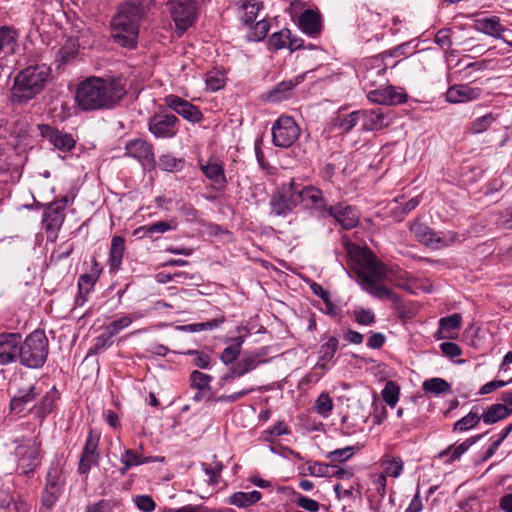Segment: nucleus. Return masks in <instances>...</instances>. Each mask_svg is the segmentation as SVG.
<instances>
[{
    "label": "nucleus",
    "mask_w": 512,
    "mask_h": 512,
    "mask_svg": "<svg viewBox=\"0 0 512 512\" xmlns=\"http://www.w3.org/2000/svg\"><path fill=\"white\" fill-rule=\"evenodd\" d=\"M125 93V87L119 79L89 77L78 85L75 100L83 111H95L112 108Z\"/></svg>",
    "instance_id": "1"
},
{
    "label": "nucleus",
    "mask_w": 512,
    "mask_h": 512,
    "mask_svg": "<svg viewBox=\"0 0 512 512\" xmlns=\"http://www.w3.org/2000/svg\"><path fill=\"white\" fill-rule=\"evenodd\" d=\"M346 249L363 288L380 299L396 301L397 295L379 283L386 271L384 265L377 261L373 253L368 248L354 244L347 245Z\"/></svg>",
    "instance_id": "2"
},
{
    "label": "nucleus",
    "mask_w": 512,
    "mask_h": 512,
    "mask_svg": "<svg viewBox=\"0 0 512 512\" xmlns=\"http://www.w3.org/2000/svg\"><path fill=\"white\" fill-rule=\"evenodd\" d=\"M51 79V68L46 64L29 65L16 73L10 89V102L24 106L46 88Z\"/></svg>",
    "instance_id": "3"
},
{
    "label": "nucleus",
    "mask_w": 512,
    "mask_h": 512,
    "mask_svg": "<svg viewBox=\"0 0 512 512\" xmlns=\"http://www.w3.org/2000/svg\"><path fill=\"white\" fill-rule=\"evenodd\" d=\"M48 355V341L43 332L34 331L21 343V352L18 354L23 365L29 368H39L46 361Z\"/></svg>",
    "instance_id": "4"
},
{
    "label": "nucleus",
    "mask_w": 512,
    "mask_h": 512,
    "mask_svg": "<svg viewBox=\"0 0 512 512\" xmlns=\"http://www.w3.org/2000/svg\"><path fill=\"white\" fill-rule=\"evenodd\" d=\"M297 205V188L293 180L283 183L276 191L273 192L269 201L271 214L277 217H286L296 208Z\"/></svg>",
    "instance_id": "5"
},
{
    "label": "nucleus",
    "mask_w": 512,
    "mask_h": 512,
    "mask_svg": "<svg viewBox=\"0 0 512 512\" xmlns=\"http://www.w3.org/2000/svg\"><path fill=\"white\" fill-rule=\"evenodd\" d=\"M410 231L420 243L434 249L447 247L454 243L457 238V235L454 232H442L438 234L430 227L417 220L410 224Z\"/></svg>",
    "instance_id": "6"
},
{
    "label": "nucleus",
    "mask_w": 512,
    "mask_h": 512,
    "mask_svg": "<svg viewBox=\"0 0 512 512\" xmlns=\"http://www.w3.org/2000/svg\"><path fill=\"white\" fill-rule=\"evenodd\" d=\"M300 128L290 116H281L272 127V141L281 148L290 147L299 137Z\"/></svg>",
    "instance_id": "7"
},
{
    "label": "nucleus",
    "mask_w": 512,
    "mask_h": 512,
    "mask_svg": "<svg viewBox=\"0 0 512 512\" xmlns=\"http://www.w3.org/2000/svg\"><path fill=\"white\" fill-rule=\"evenodd\" d=\"M167 5L178 30L183 33L193 25L197 16V5L193 0H169Z\"/></svg>",
    "instance_id": "8"
},
{
    "label": "nucleus",
    "mask_w": 512,
    "mask_h": 512,
    "mask_svg": "<svg viewBox=\"0 0 512 512\" xmlns=\"http://www.w3.org/2000/svg\"><path fill=\"white\" fill-rule=\"evenodd\" d=\"M40 443L35 439L22 440L15 449L17 467L23 474L32 472L39 464Z\"/></svg>",
    "instance_id": "9"
},
{
    "label": "nucleus",
    "mask_w": 512,
    "mask_h": 512,
    "mask_svg": "<svg viewBox=\"0 0 512 512\" xmlns=\"http://www.w3.org/2000/svg\"><path fill=\"white\" fill-rule=\"evenodd\" d=\"M66 203V198H63L60 201H55L51 203L43 212V228L47 233L48 239L51 241L56 240L57 232L63 224L65 218L64 210Z\"/></svg>",
    "instance_id": "10"
},
{
    "label": "nucleus",
    "mask_w": 512,
    "mask_h": 512,
    "mask_svg": "<svg viewBox=\"0 0 512 512\" xmlns=\"http://www.w3.org/2000/svg\"><path fill=\"white\" fill-rule=\"evenodd\" d=\"M138 23L124 14H117L112 20L113 37L123 46H133L138 35Z\"/></svg>",
    "instance_id": "11"
},
{
    "label": "nucleus",
    "mask_w": 512,
    "mask_h": 512,
    "mask_svg": "<svg viewBox=\"0 0 512 512\" xmlns=\"http://www.w3.org/2000/svg\"><path fill=\"white\" fill-rule=\"evenodd\" d=\"M361 81L365 88L382 87L387 84L386 65L382 58L374 57L364 62Z\"/></svg>",
    "instance_id": "12"
},
{
    "label": "nucleus",
    "mask_w": 512,
    "mask_h": 512,
    "mask_svg": "<svg viewBox=\"0 0 512 512\" xmlns=\"http://www.w3.org/2000/svg\"><path fill=\"white\" fill-rule=\"evenodd\" d=\"M178 118L174 114L159 112L154 114L148 122L149 131L156 138H172L177 133Z\"/></svg>",
    "instance_id": "13"
},
{
    "label": "nucleus",
    "mask_w": 512,
    "mask_h": 512,
    "mask_svg": "<svg viewBox=\"0 0 512 512\" xmlns=\"http://www.w3.org/2000/svg\"><path fill=\"white\" fill-rule=\"evenodd\" d=\"M125 155L136 159L144 168L155 167L153 147L141 138L131 139L125 144Z\"/></svg>",
    "instance_id": "14"
},
{
    "label": "nucleus",
    "mask_w": 512,
    "mask_h": 512,
    "mask_svg": "<svg viewBox=\"0 0 512 512\" xmlns=\"http://www.w3.org/2000/svg\"><path fill=\"white\" fill-rule=\"evenodd\" d=\"M297 195L298 204H301L304 209L314 210L319 216L327 217L329 206L320 189L314 186H306L300 190L297 189Z\"/></svg>",
    "instance_id": "15"
},
{
    "label": "nucleus",
    "mask_w": 512,
    "mask_h": 512,
    "mask_svg": "<svg viewBox=\"0 0 512 512\" xmlns=\"http://www.w3.org/2000/svg\"><path fill=\"white\" fill-rule=\"evenodd\" d=\"M367 98L370 102L375 104L392 106L406 102L407 95L401 88L385 85L370 90L367 94Z\"/></svg>",
    "instance_id": "16"
},
{
    "label": "nucleus",
    "mask_w": 512,
    "mask_h": 512,
    "mask_svg": "<svg viewBox=\"0 0 512 512\" xmlns=\"http://www.w3.org/2000/svg\"><path fill=\"white\" fill-rule=\"evenodd\" d=\"M64 484V477L58 469H51L47 473L46 485L42 493V504L51 508L57 502Z\"/></svg>",
    "instance_id": "17"
},
{
    "label": "nucleus",
    "mask_w": 512,
    "mask_h": 512,
    "mask_svg": "<svg viewBox=\"0 0 512 512\" xmlns=\"http://www.w3.org/2000/svg\"><path fill=\"white\" fill-rule=\"evenodd\" d=\"M22 337L19 333L0 334V364L7 365L16 360L21 352Z\"/></svg>",
    "instance_id": "18"
},
{
    "label": "nucleus",
    "mask_w": 512,
    "mask_h": 512,
    "mask_svg": "<svg viewBox=\"0 0 512 512\" xmlns=\"http://www.w3.org/2000/svg\"><path fill=\"white\" fill-rule=\"evenodd\" d=\"M41 136L56 149L63 152L71 151L75 147V139L69 133L59 131L49 125H39Z\"/></svg>",
    "instance_id": "19"
},
{
    "label": "nucleus",
    "mask_w": 512,
    "mask_h": 512,
    "mask_svg": "<svg viewBox=\"0 0 512 512\" xmlns=\"http://www.w3.org/2000/svg\"><path fill=\"white\" fill-rule=\"evenodd\" d=\"M165 104L187 121L197 123L202 119L201 111L190 102L176 96L168 95L164 99Z\"/></svg>",
    "instance_id": "20"
},
{
    "label": "nucleus",
    "mask_w": 512,
    "mask_h": 512,
    "mask_svg": "<svg viewBox=\"0 0 512 512\" xmlns=\"http://www.w3.org/2000/svg\"><path fill=\"white\" fill-rule=\"evenodd\" d=\"M328 216L333 217L346 230L356 227L360 218L358 211L354 207L343 204L329 206L327 210Z\"/></svg>",
    "instance_id": "21"
},
{
    "label": "nucleus",
    "mask_w": 512,
    "mask_h": 512,
    "mask_svg": "<svg viewBox=\"0 0 512 512\" xmlns=\"http://www.w3.org/2000/svg\"><path fill=\"white\" fill-rule=\"evenodd\" d=\"M482 89L466 84L453 85L446 92V100L450 103H465L478 99Z\"/></svg>",
    "instance_id": "22"
},
{
    "label": "nucleus",
    "mask_w": 512,
    "mask_h": 512,
    "mask_svg": "<svg viewBox=\"0 0 512 512\" xmlns=\"http://www.w3.org/2000/svg\"><path fill=\"white\" fill-rule=\"evenodd\" d=\"M363 130H380L387 125L386 116L380 109L359 110Z\"/></svg>",
    "instance_id": "23"
},
{
    "label": "nucleus",
    "mask_w": 512,
    "mask_h": 512,
    "mask_svg": "<svg viewBox=\"0 0 512 512\" xmlns=\"http://www.w3.org/2000/svg\"><path fill=\"white\" fill-rule=\"evenodd\" d=\"M40 391L35 385H30L26 389H19L18 392L13 396L10 402V409L15 414H20L24 411L25 406L31 403Z\"/></svg>",
    "instance_id": "24"
},
{
    "label": "nucleus",
    "mask_w": 512,
    "mask_h": 512,
    "mask_svg": "<svg viewBox=\"0 0 512 512\" xmlns=\"http://www.w3.org/2000/svg\"><path fill=\"white\" fill-rule=\"evenodd\" d=\"M303 81V76H298L294 80H284L277 84L267 95L271 102H279L289 97L294 87Z\"/></svg>",
    "instance_id": "25"
},
{
    "label": "nucleus",
    "mask_w": 512,
    "mask_h": 512,
    "mask_svg": "<svg viewBox=\"0 0 512 512\" xmlns=\"http://www.w3.org/2000/svg\"><path fill=\"white\" fill-rule=\"evenodd\" d=\"M299 28L308 35L317 34L321 30V18L319 13L313 10H305L298 19Z\"/></svg>",
    "instance_id": "26"
},
{
    "label": "nucleus",
    "mask_w": 512,
    "mask_h": 512,
    "mask_svg": "<svg viewBox=\"0 0 512 512\" xmlns=\"http://www.w3.org/2000/svg\"><path fill=\"white\" fill-rule=\"evenodd\" d=\"M202 173L215 184L225 186L227 180L224 174L223 165L216 161H208L200 165Z\"/></svg>",
    "instance_id": "27"
},
{
    "label": "nucleus",
    "mask_w": 512,
    "mask_h": 512,
    "mask_svg": "<svg viewBox=\"0 0 512 512\" xmlns=\"http://www.w3.org/2000/svg\"><path fill=\"white\" fill-rule=\"evenodd\" d=\"M158 457H143L141 454L134 450L127 449L124 451L123 455L121 456V463L123 464V467L121 468V473L124 474L126 471H128L131 467L145 464V463H151L158 461Z\"/></svg>",
    "instance_id": "28"
},
{
    "label": "nucleus",
    "mask_w": 512,
    "mask_h": 512,
    "mask_svg": "<svg viewBox=\"0 0 512 512\" xmlns=\"http://www.w3.org/2000/svg\"><path fill=\"white\" fill-rule=\"evenodd\" d=\"M262 9L261 0H245L242 4L241 21L247 26L252 25L260 16Z\"/></svg>",
    "instance_id": "29"
},
{
    "label": "nucleus",
    "mask_w": 512,
    "mask_h": 512,
    "mask_svg": "<svg viewBox=\"0 0 512 512\" xmlns=\"http://www.w3.org/2000/svg\"><path fill=\"white\" fill-rule=\"evenodd\" d=\"M125 251V241L121 236H114L111 240L109 252L110 268L117 270L121 266Z\"/></svg>",
    "instance_id": "30"
},
{
    "label": "nucleus",
    "mask_w": 512,
    "mask_h": 512,
    "mask_svg": "<svg viewBox=\"0 0 512 512\" xmlns=\"http://www.w3.org/2000/svg\"><path fill=\"white\" fill-rule=\"evenodd\" d=\"M229 499L232 505L246 508L257 503L261 499V493L257 490L250 492L239 491L232 494Z\"/></svg>",
    "instance_id": "31"
},
{
    "label": "nucleus",
    "mask_w": 512,
    "mask_h": 512,
    "mask_svg": "<svg viewBox=\"0 0 512 512\" xmlns=\"http://www.w3.org/2000/svg\"><path fill=\"white\" fill-rule=\"evenodd\" d=\"M338 345H339L338 339L334 336L330 337L326 343L321 345V348H320L321 355L317 362V366L319 368H321V369L327 368V363L333 359L335 353L338 350Z\"/></svg>",
    "instance_id": "32"
},
{
    "label": "nucleus",
    "mask_w": 512,
    "mask_h": 512,
    "mask_svg": "<svg viewBox=\"0 0 512 512\" xmlns=\"http://www.w3.org/2000/svg\"><path fill=\"white\" fill-rule=\"evenodd\" d=\"M510 415V411L506 409L505 405L493 404L488 407L481 415V418L485 424L491 425L502 419L507 418Z\"/></svg>",
    "instance_id": "33"
},
{
    "label": "nucleus",
    "mask_w": 512,
    "mask_h": 512,
    "mask_svg": "<svg viewBox=\"0 0 512 512\" xmlns=\"http://www.w3.org/2000/svg\"><path fill=\"white\" fill-rule=\"evenodd\" d=\"M497 117L493 113L485 114L473 120L468 128L471 134H481L487 131L496 121Z\"/></svg>",
    "instance_id": "34"
},
{
    "label": "nucleus",
    "mask_w": 512,
    "mask_h": 512,
    "mask_svg": "<svg viewBox=\"0 0 512 512\" xmlns=\"http://www.w3.org/2000/svg\"><path fill=\"white\" fill-rule=\"evenodd\" d=\"M243 342L244 340L241 336L234 338L233 344L226 347L221 353V361L226 365L233 363L238 358L241 352V346Z\"/></svg>",
    "instance_id": "35"
},
{
    "label": "nucleus",
    "mask_w": 512,
    "mask_h": 512,
    "mask_svg": "<svg viewBox=\"0 0 512 512\" xmlns=\"http://www.w3.org/2000/svg\"><path fill=\"white\" fill-rule=\"evenodd\" d=\"M479 439V436L466 439L462 443L458 445H450L446 449L442 450L438 453V458L443 459L445 456H448L450 452L456 454V457L461 458V456L468 451V449Z\"/></svg>",
    "instance_id": "36"
},
{
    "label": "nucleus",
    "mask_w": 512,
    "mask_h": 512,
    "mask_svg": "<svg viewBox=\"0 0 512 512\" xmlns=\"http://www.w3.org/2000/svg\"><path fill=\"white\" fill-rule=\"evenodd\" d=\"M78 43L76 40L70 38L66 41L63 47L57 53V60L62 64L68 63L78 53Z\"/></svg>",
    "instance_id": "37"
},
{
    "label": "nucleus",
    "mask_w": 512,
    "mask_h": 512,
    "mask_svg": "<svg viewBox=\"0 0 512 512\" xmlns=\"http://www.w3.org/2000/svg\"><path fill=\"white\" fill-rule=\"evenodd\" d=\"M481 419V415L474 411H470L466 416L454 423L453 431L465 432L474 428Z\"/></svg>",
    "instance_id": "38"
},
{
    "label": "nucleus",
    "mask_w": 512,
    "mask_h": 512,
    "mask_svg": "<svg viewBox=\"0 0 512 512\" xmlns=\"http://www.w3.org/2000/svg\"><path fill=\"white\" fill-rule=\"evenodd\" d=\"M479 25L484 33L495 38L501 37V33L504 31L497 17L482 19L479 21Z\"/></svg>",
    "instance_id": "39"
},
{
    "label": "nucleus",
    "mask_w": 512,
    "mask_h": 512,
    "mask_svg": "<svg viewBox=\"0 0 512 512\" xmlns=\"http://www.w3.org/2000/svg\"><path fill=\"white\" fill-rule=\"evenodd\" d=\"M54 400V393L48 392L38 404L34 405L30 409V412L34 413L36 416L40 418H44L47 414L51 412Z\"/></svg>",
    "instance_id": "40"
},
{
    "label": "nucleus",
    "mask_w": 512,
    "mask_h": 512,
    "mask_svg": "<svg viewBox=\"0 0 512 512\" xmlns=\"http://www.w3.org/2000/svg\"><path fill=\"white\" fill-rule=\"evenodd\" d=\"M97 278L98 276L96 274H83L79 277L78 289L80 298L82 299L81 304H83L86 301V297L93 289V286L97 281Z\"/></svg>",
    "instance_id": "41"
},
{
    "label": "nucleus",
    "mask_w": 512,
    "mask_h": 512,
    "mask_svg": "<svg viewBox=\"0 0 512 512\" xmlns=\"http://www.w3.org/2000/svg\"><path fill=\"white\" fill-rule=\"evenodd\" d=\"M423 389L433 394H442L450 390V385L444 379L431 378L423 382Z\"/></svg>",
    "instance_id": "42"
},
{
    "label": "nucleus",
    "mask_w": 512,
    "mask_h": 512,
    "mask_svg": "<svg viewBox=\"0 0 512 512\" xmlns=\"http://www.w3.org/2000/svg\"><path fill=\"white\" fill-rule=\"evenodd\" d=\"M382 465L386 475L396 478L402 473L404 464L400 457H386L383 459Z\"/></svg>",
    "instance_id": "43"
},
{
    "label": "nucleus",
    "mask_w": 512,
    "mask_h": 512,
    "mask_svg": "<svg viewBox=\"0 0 512 512\" xmlns=\"http://www.w3.org/2000/svg\"><path fill=\"white\" fill-rule=\"evenodd\" d=\"M399 386L393 381H388L382 390V398L387 405L394 407L399 400Z\"/></svg>",
    "instance_id": "44"
},
{
    "label": "nucleus",
    "mask_w": 512,
    "mask_h": 512,
    "mask_svg": "<svg viewBox=\"0 0 512 512\" xmlns=\"http://www.w3.org/2000/svg\"><path fill=\"white\" fill-rule=\"evenodd\" d=\"M261 363L259 355L255 353L244 355L243 358L236 364L239 368L237 374H243L254 370L258 364Z\"/></svg>",
    "instance_id": "45"
},
{
    "label": "nucleus",
    "mask_w": 512,
    "mask_h": 512,
    "mask_svg": "<svg viewBox=\"0 0 512 512\" xmlns=\"http://www.w3.org/2000/svg\"><path fill=\"white\" fill-rule=\"evenodd\" d=\"M184 160L176 158L172 155H162L159 159V166L162 170L175 172L182 169Z\"/></svg>",
    "instance_id": "46"
},
{
    "label": "nucleus",
    "mask_w": 512,
    "mask_h": 512,
    "mask_svg": "<svg viewBox=\"0 0 512 512\" xmlns=\"http://www.w3.org/2000/svg\"><path fill=\"white\" fill-rule=\"evenodd\" d=\"M206 86L211 91H218L225 85L224 74L220 71H211L206 75Z\"/></svg>",
    "instance_id": "47"
},
{
    "label": "nucleus",
    "mask_w": 512,
    "mask_h": 512,
    "mask_svg": "<svg viewBox=\"0 0 512 512\" xmlns=\"http://www.w3.org/2000/svg\"><path fill=\"white\" fill-rule=\"evenodd\" d=\"M355 321L360 325L369 326L375 323L376 317L371 309L356 308L353 311Z\"/></svg>",
    "instance_id": "48"
},
{
    "label": "nucleus",
    "mask_w": 512,
    "mask_h": 512,
    "mask_svg": "<svg viewBox=\"0 0 512 512\" xmlns=\"http://www.w3.org/2000/svg\"><path fill=\"white\" fill-rule=\"evenodd\" d=\"M315 408L321 416L327 417L333 409L331 397L326 393L320 394L315 402Z\"/></svg>",
    "instance_id": "49"
},
{
    "label": "nucleus",
    "mask_w": 512,
    "mask_h": 512,
    "mask_svg": "<svg viewBox=\"0 0 512 512\" xmlns=\"http://www.w3.org/2000/svg\"><path fill=\"white\" fill-rule=\"evenodd\" d=\"M16 33L10 28L3 26L0 27V52L4 49L13 50Z\"/></svg>",
    "instance_id": "50"
},
{
    "label": "nucleus",
    "mask_w": 512,
    "mask_h": 512,
    "mask_svg": "<svg viewBox=\"0 0 512 512\" xmlns=\"http://www.w3.org/2000/svg\"><path fill=\"white\" fill-rule=\"evenodd\" d=\"M251 29L252 31L249 37L254 41H260L266 37L269 31V23L264 18H261L255 21Z\"/></svg>",
    "instance_id": "51"
},
{
    "label": "nucleus",
    "mask_w": 512,
    "mask_h": 512,
    "mask_svg": "<svg viewBox=\"0 0 512 512\" xmlns=\"http://www.w3.org/2000/svg\"><path fill=\"white\" fill-rule=\"evenodd\" d=\"M291 32L289 29H282L279 32H275L270 37L269 43L276 50L282 49L287 46Z\"/></svg>",
    "instance_id": "52"
},
{
    "label": "nucleus",
    "mask_w": 512,
    "mask_h": 512,
    "mask_svg": "<svg viewBox=\"0 0 512 512\" xmlns=\"http://www.w3.org/2000/svg\"><path fill=\"white\" fill-rule=\"evenodd\" d=\"M176 223L173 222H165L159 221L157 223L151 225H145L142 230H144V235L151 236L154 233H165L169 230L175 229Z\"/></svg>",
    "instance_id": "53"
},
{
    "label": "nucleus",
    "mask_w": 512,
    "mask_h": 512,
    "mask_svg": "<svg viewBox=\"0 0 512 512\" xmlns=\"http://www.w3.org/2000/svg\"><path fill=\"white\" fill-rule=\"evenodd\" d=\"M190 378L192 386L197 390L209 389V384L212 379L210 375L200 371H193Z\"/></svg>",
    "instance_id": "54"
},
{
    "label": "nucleus",
    "mask_w": 512,
    "mask_h": 512,
    "mask_svg": "<svg viewBox=\"0 0 512 512\" xmlns=\"http://www.w3.org/2000/svg\"><path fill=\"white\" fill-rule=\"evenodd\" d=\"M133 318L131 316L121 317L113 322H111L108 326H106V330L113 337L117 335L121 330L127 328L132 323Z\"/></svg>",
    "instance_id": "55"
},
{
    "label": "nucleus",
    "mask_w": 512,
    "mask_h": 512,
    "mask_svg": "<svg viewBox=\"0 0 512 512\" xmlns=\"http://www.w3.org/2000/svg\"><path fill=\"white\" fill-rule=\"evenodd\" d=\"M359 123L361 124L360 112L354 111L341 120L339 127L343 133H347Z\"/></svg>",
    "instance_id": "56"
},
{
    "label": "nucleus",
    "mask_w": 512,
    "mask_h": 512,
    "mask_svg": "<svg viewBox=\"0 0 512 512\" xmlns=\"http://www.w3.org/2000/svg\"><path fill=\"white\" fill-rule=\"evenodd\" d=\"M461 315L458 313L443 317L439 321L440 328L443 330H456L461 326Z\"/></svg>",
    "instance_id": "57"
},
{
    "label": "nucleus",
    "mask_w": 512,
    "mask_h": 512,
    "mask_svg": "<svg viewBox=\"0 0 512 512\" xmlns=\"http://www.w3.org/2000/svg\"><path fill=\"white\" fill-rule=\"evenodd\" d=\"M353 447L347 446L341 449H336L327 454V458L332 462H343L353 455Z\"/></svg>",
    "instance_id": "58"
},
{
    "label": "nucleus",
    "mask_w": 512,
    "mask_h": 512,
    "mask_svg": "<svg viewBox=\"0 0 512 512\" xmlns=\"http://www.w3.org/2000/svg\"><path fill=\"white\" fill-rule=\"evenodd\" d=\"M113 336L110 335V333L105 329V331L100 334L95 339V344L92 348L93 351L99 352L102 351L108 347H110L113 344Z\"/></svg>",
    "instance_id": "59"
},
{
    "label": "nucleus",
    "mask_w": 512,
    "mask_h": 512,
    "mask_svg": "<svg viewBox=\"0 0 512 512\" xmlns=\"http://www.w3.org/2000/svg\"><path fill=\"white\" fill-rule=\"evenodd\" d=\"M134 503L138 509L144 512H151L156 507L154 500L148 495L136 496L134 499Z\"/></svg>",
    "instance_id": "60"
},
{
    "label": "nucleus",
    "mask_w": 512,
    "mask_h": 512,
    "mask_svg": "<svg viewBox=\"0 0 512 512\" xmlns=\"http://www.w3.org/2000/svg\"><path fill=\"white\" fill-rule=\"evenodd\" d=\"M99 436L90 431L88 437L86 439V443L83 449V453L87 455H93L98 457L97 448H98Z\"/></svg>",
    "instance_id": "61"
},
{
    "label": "nucleus",
    "mask_w": 512,
    "mask_h": 512,
    "mask_svg": "<svg viewBox=\"0 0 512 512\" xmlns=\"http://www.w3.org/2000/svg\"><path fill=\"white\" fill-rule=\"evenodd\" d=\"M330 468L327 464L313 462L308 464L307 471L312 476L324 477L330 475Z\"/></svg>",
    "instance_id": "62"
},
{
    "label": "nucleus",
    "mask_w": 512,
    "mask_h": 512,
    "mask_svg": "<svg viewBox=\"0 0 512 512\" xmlns=\"http://www.w3.org/2000/svg\"><path fill=\"white\" fill-rule=\"evenodd\" d=\"M118 14H124L126 17H130V19H135V21L139 22L142 17V10L134 3H127L122 6Z\"/></svg>",
    "instance_id": "63"
},
{
    "label": "nucleus",
    "mask_w": 512,
    "mask_h": 512,
    "mask_svg": "<svg viewBox=\"0 0 512 512\" xmlns=\"http://www.w3.org/2000/svg\"><path fill=\"white\" fill-rule=\"evenodd\" d=\"M112 503L108 500H100L88 505L85 512H112Z\"/></svg>",
    "instance_id": "64"
}]
</instances>
